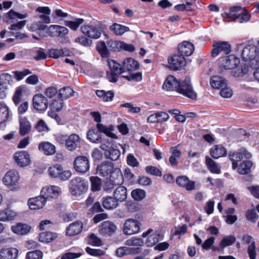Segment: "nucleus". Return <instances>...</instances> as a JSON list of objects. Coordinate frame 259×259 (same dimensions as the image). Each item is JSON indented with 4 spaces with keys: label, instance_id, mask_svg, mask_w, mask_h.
I'll use <instances>...</instances> for the list:
<instances>
[{
    "label": "nucleus",
    "instance_id": "nucleus-1",
    "mask_svg": "<svg viewBox=\"0 0 259 259\" xmlns=\"http://www.w3.org/2000/svg\"><path fill=\"white\" fill-rule=\"evenodd\" d=\"M97 171L101 177L111 178L116 179L119 182L121 180L122 175L120 168L115 167L112 162L104 161L97 167Z\"/></svg>",
    "mask_w": 259,
    "mask_h": 259
},
{
    "label": "nucleus",
    "instance_id": "nucleus-2",
    "mask_svg": "<svg viewBox=\"0 0 259 259\" xmlns=\"http://www.w3.org/2000/svg\"><path fill=\"white\" fill-rule=\"evenodd\" d=\"M115 142L108 138L103 139L100 148L104 151L105 158L112 161L118 160L121 155L120 151L114 147Z\"/></svg>",
    "mask_w": 259,
    "mask_h": 259
},
{
    "label": "nucleus",
    "instance_id": "nucleus-3",
    "mask_svg": "<svg viewBox=\"0 0 259 259\" xmlns=\"http://www.w3.org/2000/svg\"><path fill=\"white\" fill-rule=\"evenodd\" d=\"M177 92L192 100H195L197 98V94L194 90L190 78L189 77L179 80Z\"/></svg>",
    "mask_w": 259,
    "mask_h": 259
},
{
    "label": "nucleus",
    "instance_id": "nucleus-4",
    "mask_svg": "<svg viewBox=\"0 0 259 259\" xmlns=\"http://www.w3.org/2000/svg\"><path fill=\"white\" fill-rule=\"evenodd\" d=\"M70 191L72 195L80 196L88 189V182L79 177H76L70 182Z\"/></svg>",
    "mask_w": 259,
    "mask_h": 259
},
{
    "label": "nucleus",
    "instance_id": "nucleus-5",
    "mask_svg": "<svg viewBox=\"0 0 259 259\" xmlns=\"http://www.w3.org/2000/svg\"><path fill=\"white\" fill-rule=\"evenodd\" d=\"M240 63V59L234 55H230L219 59V70L221 73L223 69H232L236 68Z\"/></svg>",
    "mask_w": 259,
    "mask_h": 259
},
{
    "label": "nucleus",
    "instance_id": "nucleus-6",
    "mask_svg": "<svg viewBox=\"0 0 259 259\" xmlns=\"http://www.w3.org/2000/svg\"><path fill=\"white\" fill-rule=\"evenodd\" d=\"M73 167L78 172L86 173L90 168L89 159L85 156H77L73 161Z\"/></svg>",
    "mask_w": 259,
    "mask_h": 259
},
{
    "label": "nucleus",
    "instance_id": "nucleus-7",
    "mask_svg": "<svg viewBox=\"0 0 259 259\" xmlns=\"http://www.w3.org/2000/svg\"><path fill=\"white\" fill-rule=\"evenodd\" d=\"M81 32L89 38L97 39L101 36L103 30L93 25H82L80 27Z\"/></svg>",
    "mask_w": 259,
    "mask_h": 259
},
{
    "label": "nucleus",
    "instance_id": "nucleus-8",
    "mask_svg": "<svg viewBox=\"0 0 259 259\" xmlns=\"http://www.w3.org/2000/svg\"><path fill=\"white\" fill-rule=\"evenodd\" d=\"M213 49L211 52L213 58L217 57L223 52L225 54L228 55L231 52V46L227 41H218L213 44Z\"/></svg>",
    "mask_w": 259,
    "mask_h": 259
},
{
    "label": "nucleus",
    "instance_id": "nucleus-9",
    "mask_svg": "<svg viewBox=\"0 0 259 259\" xmlns=\"http://www.w3.org/2000/svg\"><path fill=\"white\" fill-rule=\"evenodd\" d=\"M140 227L141 223L138 221L130 219L125 221L123 231L125 234L131 235L138 233Z\"/></svg>",
    "mask_w": 259,
    "mask_h": 259
},
{
    "label": "nucleus",
    "instance_id": "nucleus-10",
    "mask_svg": "<svg viewBox=\"0 0 259 259\" xmlns=\"http://www.w3.org/2000/svg\"><path fill=\"white\" fill-rule=\"evenodd\" d=\"M19 179V172L16 170L11 169L6 173L3 181L4 184L11 188L16 186Z\"/></svg>",
    "mask_w": 259,
    "mask_h": 259
},
{
    "label": "nucleus",
    "instance_id": "nucleus-11",
    "mask_svg": "<svg viewBox=\"0 0 259 259\" xmlns=\"http://www.w3.org/2000/svg\"><path fill=\"white\" fill-rule=\"evenodd\" d=\"M169 68L171 70H178L182 68L186 64L185 57L181 55H175L168 59Z\"/></svg>",
    "mask_w": 259,
    "mask_h": 259
},
{
    "label": "nucleus",
    "instance_id": "nucleus-12",
    "mask_svg": "<svg viewBox=\"0 0 259 259\" xmlns=\"http://www.w3.org/2000/svg\"><path fill=\"white\" fill-rule=\"evenodd\" d=\"M33 106L35 109L39 111H46L48 107V100L41 94L35 95L32 99Z\"/></svg>",
    "mask_w": 259,
    "mask_h": 259
},
{
    "label": "nucleus",
    "instance_id": "nucleus-13",
    "mask_svg": "<svg viewBox=\"0 0 259 259\" xmlns=\"http://www.w3.org/2000/svg\"><path fill=\"white\" fill-rule=\"evenodd\" d=\"M258 53V48L253 45H248L245 47L241 53L242 60L249 61L255 58Z\"/></svg>",
    "mask_w": 259,
    "mask_h": 259
},
{
    "label": "nucleus",
    "instance_id": "nucleus-14",
    "mask_svg": "<svg viewBox=\"0 0 259 259\" xmlns=\"http://www.w3.org/2000/svg\"><path fill=\"white\" fill-rule=\"evenodd\" d=\"M60 192V188L55 186L44 187L40 192L42 196L46 198L47 201L50 200L52 199H56L58 197Z\"/></svg>",
    "mask_w": 259,
    "mask_h": 259
},
{
    "label": "nucleus",
    "instance_id": "nucleus-15",
    "mask_svg": "<svg viewBox=\"0 0 259 259\" xmlns=\"http://www.w3.org/2000/svg\"><path fill=\"white\" fill-rule=\"evenodd\" d=\"M14 158L17 165L20 167H25L30 162L29 154L26 151H21L16 152L14 154Z\"/></svg>",
    "mask_w": 259,
    "mask_h": 259
},
{
    "label": "nucleus",
    "instance_id": "nucleus-16",
    "mask_svg": "<svg viewBox=\"0 0 259 259\" xmlns=\"http://www.w3.org/2000/svg\"><path fill=\"white\" fill-rule=\"evenodd\" d=\"M176 182L180 187L184 188L187 191H192L195 189V182L192 181L185 176L177 177Z\"/></svg>",
    "mask_w": 259,
    "mask_h": 259
},
{
    "label": "nucleus",
    "instance_id": "nucleus-17",
    "mask_svg": "<svg viewBox=\"0 0 259 259\" xmlns=\"http://www.w3.org/2000/svg\"><path fill=\"white\" fill-rule=\"evenodd\" d=\"M47 200L42 196L41 193L39 196L35 198H31L28 200V204L31 209L35 210L42 208L46 204Z\"/></svg>",
    "mask_w": 259,
    "mask_h": 259
},
{
    "label": "nucleus",
    "instance_id": "nucleus-18",
    "mask_svg": "<svg viewBox=\"0 0 259 259\" xmlns=\"http://www.w3.org/2000/svg\"><path fill=\"white\" fill-rule=\"evenodd\" d=\"M178 49L180 55L184 57L189 56L193 54L194 46L191 42L184 41L178 46Z\"/></svg>",
    "mask_w": 259,
    "mask_h": 259
},
{
    "label": "nucleus",
    "instance_id": "nucleus-19",
    "mask_svg": "<svg viewBox=\"0 0 259 259\" xmlns=\"http://www.w3.org/2000/svg\"><path fill=\"white\" fill-rule=\"evenodd\" d=\"M117 227L115 224L110 221L103 222L100 228V233L104 235L111 236L116 231Z\"/></svg>",
    "mask_w": 259,
    "mask_h": 259
},
{
    "label": "nucleus",
    "instance_id": "nucleus-20",
    "mask_svg": "<svg viewBox=\"0 0 259 259\" xmlns=\"http://www.w3.org/2000/svg\"><path fill=\"white\" fill-rule=\"evenodd\" d=\"M19 250L16 248L9 247L0 250V259H17Z\"/></svg>",
    "mask_w": 259,
    "mask_h": 259
},
{
    "label": "nucleus",
    "instance_id": "nucleus-21",
    "mask_svg": "<svg viewBox=\"0 0 259 259\" xmlns=\"http://www.w3.org/2000/svg\"><path fill=\"white\" fill-rule=\"evenodd\" d=\"M68 32L67 28L58 25L50 26V36L63 37Z\"/></svg>",
    "mask_w": 259,
    "mask_h": 259
},
{
    "label": "nucleus",
    "instance_id": "nucleus-22",
    "mask_svg": "<svg viewBox=\"0 0 259 259\" xmlns=\"http://www.w3.org/2000/svg\"><path fill=\"white\" fill-rule=\"evenodd\" d=\"M179 83V81H178L175 77L169 75L166 78L162 85V89L166 91L175 90L177 92Z\"/></svg>",
    "mask_w": 259,
    "mask_h": 259
},
{
    "label": "nucleus",
    "instance_id": "nucleus-23",
    "mask_svg": "<svg viewBox=\"0 0 259 259\" xmlns=\"http://www.w3.org/2000/svg\"><path fill=\"white\" fill-rule=\"evenodd\" d=\"M80 139L78 135L75 134H71L67 139L66 148L70 151H74L80 143Z\"/></svg>",
    "mask_w": 259,
    "mask_h": 259
},
{
    "label": "nucleus",
    "instance_id": "nucleus-24",
    "mask_svg": "<svg viewBox=\"0 0 259 259\" xmlns=\"http://www.w3.org/2000/svg\"><path fill=\"white\" fill-rule=\"evenodd\" d=\"M83 228L81 222L77 221L70 224L67 228L66 233L70 236H74L80 233Z\"/></svg>",
    "mask_w": 259,
    "mask_h": 259
},
{
    "label": "nucleus",
    "instance_id": "nucleus-25",
    "mask_svg": "<svg viewBox=\"0 0 259 259\" xmlns=\"http://www.w3.org/2000/svg\"><path fill=\"white\" fill-rule=\"evenodd\" d=\"M140 67L138 62L133 58H126L123 62L122 70H124V72L126 71H131L133 70H137Z\"/></svg>",
    "mask_w": 259,
    "mask_h": 259
},
{
    "label": "nucleus",
    "instance_id": "nucleus-26",
    "mask_svg": "<svg viewBox=\"0 0 259 259\" xmlns=\"http://www.w3.org/2000/svg\"><path fill=\"white\" fill-rule=\"evenodd\" d=\"M31 125L25 117L19 119V134L21 136H24L31 131Z\"/></svg>",
    "mask_w": 259,
    "mask_h": 259
},
{
    "label": "nucleus",
    "instance_id": "nucleus-27",
    "mask_svg": "<svg viewBox=\"0 0 259 259\" xmlns=\"http://www.w3.org/2000/svg\"><path fill=\"white\" fill-rule=\"evenodd\" d=\"M9 118V108L3 103H0V129L6 126L5 122Z\"/></svg>",
    "mask_w": 259,
    "mask_h": 259
},
{
    "label": "nucleus",
    "instance_id": "nucleus-28",
    "mask_svg": "<svg viewBox=\"0 0 259 259\" xmlns=\"http://www.w3.org/2000/svg\"><path fill=\"white\" fill-rule=\"evenodd\" d=\"M210 155L214 159H218L221 157L226 156L227 154L226 149L221 145H215L211 148Z\"/></svg>",
    "mask_w": 259,
    "mask_h": 259
},
{
    "label": "nucleus",
    "instance_id": "nucleus-29",
    "mask_svg": "<svg viewBox=\"0 0 259 259\" xmlns=\"http://www.w3.org/2000/svg\"><path fill=\"white\" fill-rule=\"evenodd\" d=\"M109 29L116 35H121L130 30L128 27L116 23H114L110 26Z\"/></svg>",
    "mask_w": 259,
    "mask_h": 259
},
{
    "label": "nucleus",
    "instance_id": "nucleus-30",
    "mask_svg": "<svg viewBox=\"0 0 259 259\" xmlns=\"http://www.w3.org/2000/svg\"><path fill=\"white\" fill-rule=\"evenodd\" d=\"M38 149L46 155H52L56 152V147L49 142L41 143L38 145Z\"/></svg>",
    "mask_w": 259,
    "mask_h": 259
},
{
    "label": "nucleus",
    "instance_id": "nucleus-31",
    "mask_svg": "<svg viewBox=\"0 0 259 259\" xmlns=\"http://www.w3.org/2000/svg\"><path fill=\"white\" fill-rule=\"evenodd\" d=\"M31 227L26 224L18 223L16 226L11 227V230L15 234L25 235L29 232Z\"/></svg>",
    "mask_w": 259,
    "mask_h": 259
},
{
    "label": "nucleus",
    "instance_id": "nucleus-32",
    "mask_svg": "<svg viewBox=\"0 0 259 259\" xmlns=\"http://www.w3.org/2000/svg\"><path fill=\"white\" fill-rule=\"evenodd\" d=\"M114 197L118 202H123L127 198V189L124 186L118 187L114 192Z\"/></svg>",
    "mask_w": 259,
    "mask_h": 259
},
{
    "label": "nucleus",
    "instance_id": "nucleus-33",
    "mask_svg": "<svg viewBox=\"0 0 259 259\" xmlns=\"http://www.w3.org/2000/svg\"><path fill=\"white\" fill-rule=\"evenodd\" d=\"M102 204L107 209H113L118 205V202L114 197L107 196L103 198Z\"/></svg>",
    "mask_w": 259,
    "mask_h": 259
},
{
    "label": "nucleus",
    "instance_id": "nucleus-34",
    "mask_svg": "<svg viewBox=\"0 0 259 259\" xmlns=\"http://www.w3.org/2000/svg\"><path fill=\"white\" fill-rule=\"evenodd\" d=\"M88 139L94 143H103L102 138L98 132L96 131L95 129H90L89 130L87 134Z\"/></svg>",
    "mask_w": 259,
    "mask_h": 259
},
{
    "label": "nucleus",
    "instance_id": "nucleus-35",
    "mask_svg": "<svg viewBox=\"0 0 259 259\" xmlns=\"http://www.w3.org/2000/svg\"><path fill=\"white\" fill-rule=\"evenodd\" d=\"M210 83L213 88L219 89L225 87L227 84V81L223 77L214 76L211 78Z\"/></svg>",
    "mask_w": 259,
    "mask_h": 259
},
{
    "label": "nucleus",
    "instance_id": "nucleus-36",
    "mask_svg": "<svg viewBox=\"0 0 259 259\" xmlns=\"http://www.w3.org/2000/svg\"><path fill=\"white\" fill-rule=\"evenodd\" d=\"M253 163L250 160H245L238 165V172L241 175H246L250 172Z\"/></svg>",
    "mask_w": 259,
    "mask_h": 259
},
{
    "label": "nucleus",
    "instance_id": "nucleus-37",
    "mask_svg": "<svg viewBox=\"0 0 259 259\" xmlns=\"http://www.w3.org/2000/svg\"><path fill=\"white\" fill-rule=\"evenodd\" d=\"M57 236V235L56 233L50 231L44 232L39 234V241L41 242L49 243L55 240Z\"/></svg>",
    "mask_w": 259,
    "mask_h": 259
},
{
    "label": "nucleus",
    "instance_id": "nucleus-38",
    "mask_svg": "<svg viewBox=\"0 0 259 259\" xmlns=\"http://www.w3.org/2000/svg\"><path fill=\"white\" fill-rule=\"evenodd\" d=\"M229 157L232 161V168L235 169L238 167V162L241 161L243 159V154L240 152H230L229 153Z\"/></svg>",
    "mask_w": 259,
    "mask_h": 259
},
{
    "label": "nucleus",
    "instance_id": "nucleus-39",
    "mask_svg": "<svg viewBox=\"0 0 259 259\" xmlns=\"http://www.w3.org/2000/svg\"><path fill=\"white\" fill-rule=\"evenodd\" d=\"M205 163L208 169L212 173L220 174L221 170L218 165L211 158L208 156H206Z\"/></svg>",
    "mask_w": 259,
    "mask_h": 259
},
{
    "label": "nucleus",
    "instance_id": "nucleus-40",
    "mask_svg": "<svg viewBox=\"0 0 259 259\" xmlns=\"http://www.w3.org/2000/svg\"><path fill=\"white\" fill-rule=\"evenodd\" d=\"M16 216V213L9 209L0 210V221L13 220Z\"/></svg>",
    "mask_w": 259,
    "mask_h": 259
},
{
    "label": "nucleus",
    "instance_id": "nucleus-41",
    "mask_svg": "<svg viewBox=\"0 0 259 259\" xmlns=\"http://www.w3.org/2000/svg\"><path fill=\"white\" fill-rule=\"evenodd\" d=\"M96 50L103 58L107 57L109 55L107 46L104 41H99L97 42Z\"/></svg>",
    "mask_w": 259,
    "mask_h": 259
},
{
    "label": "nucleus",
    "instance_id": "nucleus-42",
    "mask_svg": "<svg viewBox=\"0 0 259 259\" xmlns=\"http://www.w3.org/2000/svg\"><path fill=\"white\" fill-rule=\"evenodd\" d=\"M160 240H162V236L160 234H154L149 235L145 242L147 246L152 247L156 244Z\"/></svg>",
    "mask_w": 259,
    "mask_h": 259
},
{
    "label": "nucleus",
    "instance_id": "nucleus-43",
    "mask_svg": "<svg viewBox=\"0 0 259 259\" xmlns=\"http://www.w3.org/2000/svg\"><path fill=\"white\" fill-rule=\"evenodd\" d=\"M123 182V176L121 175V180L119 182L116 181V179H111V178H109L108 181H107L104 186V190L106 191H110L114 189V187L116 185H121Z\"/></svg>",
    "mask_w": 259,
    "mask_h": 259
},
{
    "label": "nucleus",
    "instance_id": "nucleus-44",
    "mask_svg": "<svg viewBox=\"0 0 259 259\" xmlns=\"http://www.w3.org/2000/svg\"><path fill=\"white\" fill-rule=\"evenodd\" d=\"M108 64L111 72H115L118 74H122L124 72V70H122V67L120 64L117 63L113 60H109Z\"/></svg>",
    "mask_w": 259,
    "mask_h": 259
},
{
    "label": "nucleus",
    "instance_id": "nucleus-45",
    "mask_svg": "<svg viewBox=\"0 0 259 259\" xmlns=\"http://www.w3.org/2000/svg\"><path fill=\"white\" fill-rule=\"evenodd\" d=\"M236 241V237L234 235H229L224 236L220 242V246L222 248L230 246Z\"/></svg>",
    "mask_w": 259,
    "mask_h": 259
},
{
    "label": "nucleus",
    "instance_id": "nucleus-46",
    "mask_svg": "<svg viewBox=\"0 0 259 259\" xmlns=\"http://www.w3.org/2000/svg\"><path fill=\"white\" fill-rule=\"evenodd\" d=\"M74 42L78 43L81 46L85 47H91L92 45L93 41L92 39L84 35L77 37L74 40Z\"/></svg>",
    "mask_w": 259,
    "mask_h": 259
},
{
    "label": "nucleus",
    "instance_id": "nucleus-47",
    "mask_svg": "<svg viewBox=\"0 0 259 259\" xmlns=\"http://www.w3.org/2000/svg\"><path fill=\"white\" fill-rule=\"evenodd\" d=\"M132 198L137 201H141L146 197V192L141 189H134L132 191Z\"/></svg>",
    "mask_w": 259,
    "mask_h": 259
},
{
    "label": "nucleus",
    "instance_id": "nucleus-48",
    "mask_svg": "<svg viewBox=\"0 0 259 259\" xmlns=\"http://www.w3.org/2000/svg\"><path fill=\"white\" fill-rule=\"evenodd\" d=\"M74 91L70 87H64L59 90V96L62 99H67L72 96Z\"/></svg>",
    "mask_w": 259,
    "mask_h": 259
},
{
    "label": "nucleus",
    "instance_id": "nucleus-49",
    "mask_svg": "<svg viewBox=\"0 0 259 259\" xmlns=\"http://www.w3.org/2000/svg\"><path fill=\"white\" fill-rule=\"evenodd\" d=\"M250 19V15L244 9L243 11L238 14L237 17H235V21L239 22V23H243L244 22H247Z\"/></svg>",
    "mask_w": 259,
    "mask_h": 259
},
{
    "label": "nucleus",
    "instance_id": "nucleus-50",
    "mask_svg": "<svg viewBox=\"0 0 259 259\" xmlns=\"http://www.w3.org/2000/svg\"><path fill=\"white\" fill-rule=\"evenodd\" d=\"M84 20L82 18H76L73 21H65L66 25L73 30H76L79 26L84 22Z\"/></svg>",
    "mask_w": 259,
    "mask_h": 259
},
{
    "label": "nucleus",
    "instance_id": "nucleus-51",
    "mask_svg": "<svg viewBox=\"0 0 259 259\" xmlns=\"http://www.w3.org/2000/svg\"><path fill=\"white\" fill-rule=\"evenodd\" d=\"M245 217L248 221L252 223H255L259 218V215L257 214L256 210L254 208L248 209L246 211Z\"/></svg>",
    "mask_w": 259,
    "mask_h": 259
},
{
    "label": "nucleus",
    "instance_id": "nucleus-52",
    "mask_svg": "<svg viewBox=\"0 0 259 259\" xmlns=\"http://www.w3.org/2000/svg\"><path fill=\"white\" fill-rule=\"evenodd\" d=\"M92 190L93 191H99L101 189V179L98 177H91Z\"/></svg>",
    "mask_w": 259,
    "mask_h": 259
},
{
    "label": "nucleus",
    "instance_id": "nucleus-53",
    "mask_svg": "<svg viewBox=\"0 0 259 259\" xmlns=\"http://www.w3.org/2000/svg\"><path fill=\"white\" fill-rule=\"evenodd\" d=\"M37 34L42 37L50 36V26L48 27L46 24L40 23Z\"/></svg>",
    "mask_w": 259,
    "mask_h": 259
},
{
    "label": "nucleus",
    "instance_id": "nucleus-54",
    "mask_svg": "<svg viewBox=\"0 0 259 259\" xmlns=\"http://www.w3.org/2000/svg\"><path fill=\"white\" fill-rule=\"evenodd\" d=\"M13 81V77L9 73H3L0 75V83L8 89V84Z\"/></svg>",
    "mask_w": 259,
    "mask_h": 259
},
{
    "label": "nucleus",
    "instance_id": "nucleus-55",
    "mask_svg": "<svg viewBox=\"0 0 259 259\" xmlns=\"http://www.w3.org/2000/svg\"><path fill=\"white\" fill-rule=\"evenodd\" d=\"M63 106V99L61 98H58L53 100L52 103L50 105V107L52 111H55L59 112L61 111Z\"/></svg>",
    "mask_w": 259,
    "mask_h": 259
},
{
    "label": "nucleus",
    "instance_id": "nucleus-56",
    "mask_svg": "<svg viewBox=\"0 0 259 259\" xmlns=\"http://www.w3.org/2000/svg\"><path fill=\"white\" fill-rule=\"evenodd\" d=\"M43 253L39 250L28 251L26 255V259H42Z\"/></svg>",
    "mask_w": 259,
    "mask_h": 259
},
{
    "label": "nucleus",
    "instance_id": "nucleus-57",
    "mask_svg": "<svg viewBox=\"0 0 259 259\" xmlns=\"http://www.w3.org/2000/svg\"><path fill=\"white\" fill-rule=\"evenodd\" d=\"M62 171V167L60 164H56L49 168L50 176L53 178H59Z\"/></svg>",
    "mask_w": 259,
    "mask_h": 259
},
{
    "label": "nucleus",
    "instance_id": "nucleus-58",
    "mask_svg": "<svg viewBox=\"0 0 259 259\" xmlns=\"http://www.w3.org/2000/svg\"><path fill=\"white\" fill-rule=\"evenodd\" d=\"M121 41L110 39L107 42L108 48L112 51H119L121 49Z\"/></svg>",
    "mask_w": 259,
    "mask_h": 259
},
{
    "label": "nucleus",
    "instance_id": "nucleus-59",
    "mask_svg": "<svg viewBox=\"0 0 259 259\" xmlns=\"http://www.w3.org/2000/svg\"><path fill=\"white\" fill-rule=\"evenodd\" d=\"M13 73L14 74L15 78L17 81L21 80L24 78L25 76L30 74L32 73V72L29 70L28 69H25L24 70L19 71H15L13 72Z\"/></svg>",
    "mask_w": 259,
    "mask_h": 259
},
{
    "label": "nucleus",
    "instance_id": "nucleus-60",
    "mask_svg": "<svg viewBox=\"0 0 259 259\" xmlns=\"http://www.w3.org/2000/svg\"><path fill=\"white\" fill-rule=\"evenodd\" d=\"M122 77L128 81L135 80L140 81L142 79V74L141 72H136L135 73H129L127 75H122Z\"/></svg>",
    "mask_w": 259,
    "mask_h": 259
},
{
    "label": "nucleus",
    "instance_id": "nucleus-61",
    "mask_svg": "<svg viewBox=\"0 0 259 259\" xmlns=\"http://www.w3.org/2000/svg\"><path fill=\"white\" fill-rule=\"evenodd\" d=\"M89 243L95 246H100L102 245V241L94 233H92L89 237Z\"/></svg>",
    "mask_w": 259,
    "mask_h": 259
},
{
    "label": "nucleus",
    "instance_id": "nucleus-62",
    "mask_svg": "<svg viewBox=\"0 0 259 259\" xmlns=\"http://www.w3.org/2000/svg\"><path fill=\"white\" fill-rule=\"evenodd\" d=\"M145 170L147 173L151 175L161 177L162 176L161 171L155 166H148L145 168Z\"/></svg>",
    "mask_w": 259,
    "mask_h": 259
},
{
    "label": "nucleus",
    "instance_id": "nucleus-63",
    "mask_svg": "<svg viewBox=\"0 0 259 259\" xmlns=\"http://www.w3.org/2000/svg\"><path fill=\"white\" fill-rule=\"evenodd\" d=\"M35 129L38 132H48L49 128L43 119H40L35 125Z\"/></svg>",
    "mask_w": 259,
    "mask_h": 259
},
{
    "label": "nucleus",
    "instance_id": "nucleus-64",
    "mask_svg": "<svg viewBox=\"0 0 259 259\" xmlns=\"http://www.w3.org/2000/svg\"><path fill=\"white\" fill-rule=\"evenodd\" d=\"M82 255V253L81 252L74 253L71 252H67L62 255H61L60 257V259H75L79 257Z\"/></svg>",
    "mask_w": 259,
    "mask_h": 259
}]
</instances>
